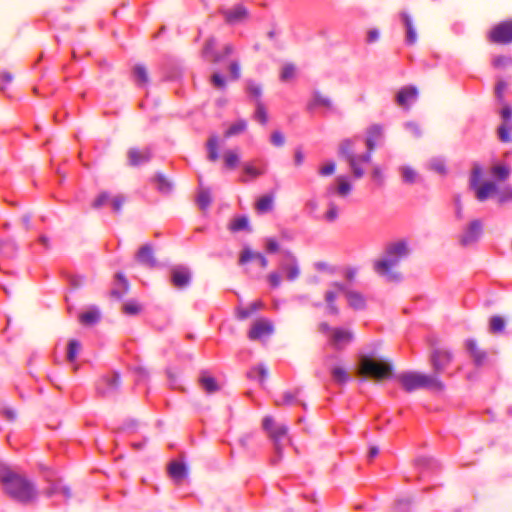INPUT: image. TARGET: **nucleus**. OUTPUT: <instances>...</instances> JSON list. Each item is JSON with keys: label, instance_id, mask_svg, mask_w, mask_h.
<instances>
[{"label": "nucleus", "instance_id": "37998d69", "mask_svg": "<svg viewBox=\"0 0 512 512\" xmlns=\"http://www.w3.org/2000/svg\"><path fill=\"white\" fill-rule=\"evenodd\" d=\"M224 164L227 169L233 170L239 163V155L232 150H228L223 155Z\"/></svg>", "mask_w": 512, "mask_h": 512}, {"label": "nucleus", "instance_id": "a211bd4d", "mask_svg": "<svg viewBox=\"0 0 512 512\" xmlns=\"http://www.w3.org/2000/svg\"><path fill=\"white\" fill-rule=\"evenodd\" d=\"M152 158V150L150 147L143 149L130 148L127 152L128 165L131 167H137L142 164L148 163Z\"/></svg>", "mask_w": 512, "mask_h": 512}, {"label": "nucleus", "instance_id": "4d7b16f0", "mask_svg": "<svg viewBox=\"0 0 512 512\" xmlns=\"http://www.w3.org/2000/svg\"><path fill=\"white\" fill-rule=\"evenodd\" d=\"M338 186H337V192L340 196H346L350 193L352 187L349 182L344 180L343 178H338Z\"/></svg>", "mask_w": 512, "mask_h": 512}, {"label": "nucleus", "instance_id": "473e14b6", "mask_svg": "<svg viewBox=\"0 0 512 512\" xmlns=\"http://www.w3.org/2000/svg\"><path fill=\"white\" fill-rule=\"evenodd\" d=\"M228 229L231 232H239V231L251 232L252 231V229L249 225V219L245 215H241V216H237V217L233 218L228 225Z\"/></svg>", "mask_w": 512, "mask_h": 512}, {"label": "nucleus", "instance_id": "bb28decb", "mask_svg": "<svg viewBox=\"0 0 512 512\" xmlns=\"http://www.w3.org/2000/svg\"><path fill=\"white\" fill-rule=\"evenodd\" d=\"M168 474L175 483L180 484L188 475L187 467L182 462L172 461L168 465Z\"/></svg>", "mask_w": 512, "mask_h": 512}, {"label": "nucleus", "instance_id": "bf43d9fd", "mask_svg": "<svg viewBox=\"0 0 512 512\" xmlns=\"http://www.w3.org/2000/svg\"><path fill=\"white\" fill-rule=\"evenodd\" d=\"M324 217L328 222H333L338 218V207L335 203H329V208Z\"/></svg>", "mask_w": 512, "mask_h": 512}, {"label": "nucleus", "instance_id": "4be33fe9", "mask_svg": "<svg viewBox=\"0 0 512 512\" xmlns=\"http://www.w3.org/2000/svg\"><path fill=\"white\" fill-rule=\"evenodd\" d=\"M384 136L383 126L380 124H372L366 130V147L368 150L373 151L377 144L380 143Z\"/></svg>", "mask_w": 512, "mask_h": 512}, {"label": "nucleus", "instance_id": "c756f323", "mask_svg": "<svg viewBox=\"0 0 512 512\" xmlns=\"http://www.w3.org/2000/svg\"><path fill=\"white\" fill-rule=\"evenodd\" d=\"M101 319L100 311L97 307H91L89 310L79 315V322L84 326H93Z\"/></svg>", "mask_w": 512, "mask_h": 512}, {"label": "nucleus", "instance_id": "774afa93", "mask_svg": "<svg viewBox=\"0 0 512 512\" xmlns=\"http://www.w3.org/2000/svg\"><path fill=\"white\" fill-rule=\"evenodd\" d=\"M268 282L272 288H277L281 283V276L277 272H272L268 275Z\"/></svg>", "mask_w": 512, "mask_h": 512}, {"label": "nucleus", "instance_id": "b1692460", "mask_svg": "<svg viewBox=\"0 0 512 512\" xmlns=\"http://www.w3.org/2000/svg\"><path fill=\"white\" fill-rule=\"evenodd\" d=\"M128 290L129 282L126 277L121 272L116 273L114 287L110 291V296L120 300L128 292Z\"/></svg>", "mask_w": 512, "mask_h": 512}, {"label": "nucleus", "instance_id": "864d4df0", "mask_svg": "<svg viewBox=\"0 0 512 512\" xmlns=\"http://www.w3.org/2000/svg\"><path fill=\"white\" fill-rule=\"evenodd\" d=\"M142 307L134 300L128 301L122 307V311L126 315H137L141 312Z\"/></svg>", "mask_w": 512, "mask_h": 512}, {"label": "nucleus", "instance_id": "72a5a7b5", "mask_svg": "<svg viewBox=\"0 0 512 512\" xmlns=\"http://www.w3.org/2000/svg\"><path fill=\"white\" fill-rule=\"evenodd\" d=\"M207 159L210 162H216L219 159V140L218 136L212 135L206 142Z\"/></svg>", "mask_w": 512, "mask_h": 512}, {"label": "nucleus", "instance_id": "a19ab883", "mask_svg": "<svg viewBox=\"0 0 512 512\" xmlns=\"http://www.w3.org/2000/svg\"><path fill=\"white\" fill-rule=\"evenodd\" d=\"M505 329V320L498 315L492 316L489 320V332L492 334L502 333Z\"/></svg>", "mask_w": 512, "mask_h": 512}, {"label": "nucleus", "instance_id": "603ef678", "mask_svg": "<svg viewBox=\"0 0 512 512\" xmlns=\"http://www.w3.org/2000/svg\"><path fill=\"white\" fill-rule=\"evenodd\" d=\"M492 65L496 69H503L512 65V57L508 55H498L493 58Z\"/></svg>", "mask_w": 512, "mask_h": 512}, {"label": "nucleus", "instance_id": "f8f14e48", "mask_svg": "<svg viewBox=\"0 0 512 512\" xmlns=\"http://www.w3.org/2000/svg\"><path fill=\"white\" fill-rule=\"evenodd\" d=\"M452 360L453 354L446 349L435 348L430 353V363L436 375L442 373Z\"/></svg>", "mask_w": 512, "mask_h": 512}, {"label": "nucleus", "instance_id": "f257e3e1", "mask_svg": "<svg viewBox=\"0 0 512 512\" xmlns=\"http://www.w3.org/2000/svg\"><path fill=\"white\" fill-rule=\"evenodd\" d=\"M0 482L4 492L21 504H29L38 496L35 484L24 475L11 469H3L0 472Z\"/></svg>", "mask_w": 512, "mask_h": 512}, {"label": "nucleus", "instance_id": "2f4dec72", "mask_svg": "<svg viewBox=\"0 0 512 512\" xmlns=\"http://www.w3.org/2000/svg\"><path fill=\"white\" fill-rule=\"evenodd\" d=\"M401 20L406 28L405 41L408 45H413L417 40V35L412 24L410 16L406 12L400 14Z\"/></svg>", "mask_w": 512, "mask_h": 512}, {"label": "nucleus", "instance_id": "49530a36", "mask_svg": "<svg viewBox=\"0 0 512 512\" xmlns=\"http://www.w3.org/2000/svg\"><path fill=\"white\" fill-rule=\"evenodd\" d=\"M212 202L211 194L208 189L201 190L197 195V204L201 210H206Z\"/></svg>", "mask_w": 512, "mask_h": 512}, {"label": "nucleus", "instance_id": "c03bdc74", "mask_svg": "<svg viewBox=\"0 0 512 512\" xmlns=\"http://www.w3.org/2000/svg\"><path fill=\"white\" fill-rule=\"evenodd\" d=\"M81 349V344L78 340L72 339L68 342L67 346V355L66 358L69 362H74L79 351Z\"/></svg>", "mask_w": 512, "mask_h": 512}, {"label": "nucleus", "instance_id": "a878e982", "mask_svg": "<svg viewBox=\"0 0 512 512\" xmlns=\"http://www.w3.org/2000/svg\"><path fill=\"white\" fill-rule=\"evenodd\" d=\"M200 387L208 394L216 393L220 390V385L208 371H201L198 378Z\"/></svg>", "mask_w": 512, "mask_h": 512}, {"label": "nucleus", "instance_id": "423d86ee", "mask_svg": "<svg viewBox=\"0 0 512 512\" xmlns=\"http://www.w3.org/2000/svg\"><path fill=\"white\" fill-rule=\"evenodd\" d=\"M482 177V168L478 164H474L471 176H470V187L476 191V198L483 202L487 200L493 193H496L498 187L496 183L492 181H486L482 185H478Z\"/></svg>", "mask_w": 512, "mask_h": 512}, {"label": "nucleus", "instance_id": "412c9836", "mask_svg": "<svg viewBox=\"0 0 512 512\" xmlns=\"http://www.w3.org/2000/svg\"><path fill=\"white\" fill-rule=\"evenodd\" d=\"M220 13L224 16L226 23L230 25L248 18V10L243 5H236L232 9H222Z\"/></svg>", "mask_w": 512, "mask_h": 512}, {"label": "nucleus", "instance_id": "f704fd0d", "mask_svg": "<svg viewBox=\"0 0 512 512\" xmlns=\"http://www.w3.org/2000/svg\"><path fill=\"white\" fill-rule=\"evenodd\" d=\"M346 298L348 300V303L350 307H352L355 310H361L364 309L366 306V301L364 296L356 291H347L346 292Z\"/></svg>", "mask_w": 512, "mask_h": 512}, {"label": "nucleus", "instance_id": "6e6d98bb", "mask_svg": "<svg viewBox=\"0 0 512 512\" xmlns=\"http://www.w3.org/2000/svg\"><path fill=\"white\" fill-rule=\"evenodd\" d=\"M125 202H126V197L122 194L112 197L110 204H111L113 212L119 213Z\"/></svg>", "mask_w": 512, "mask_h": 512}, {"label": "nucleus", "instance_id": "2eb2a0df", "mask_svg": "<svg viewBox=\"0 0 512 512\" xmlns=\"http://www.w3.org/2000/svg\"><path fill=\"white\" fill-rule=\"evenodd\" d=\"M499 113L503 123L497 128V136L501 142L508 143L511 141L509 132L511 130L512 108L509 105H504Z\"/></svg>", "mask_w": 512, "mask_h": 512}, {"label": "nucleus", "instance_id": "4468645a", "mask_svg": "<svg viewBox=\"0 0 512 512\" xmlns=\"http://www.w3.org/2000/svg\"><path fill=\"white\" fill-rule=\"evenodd\" d=\"M353 339L354 335L352 332L342 328H334L332 334L329 336L328 343L335 350L341 351L345 349Z\"/></svg>", "mask_w": 512, "mask_h": 512}, {"label": "nucleus", "instance_id": "0eeeda50", "mask_svg": "<svg viewBox=\"0 0 512 512\" xmlns=\"http://www.w3.org/2000/svg\"><path fill=\"white\" fill-rule=\"evenodd\" d=\"M217 39L214 36H210L206 39L203 48L201 50V56L206 61H209L213 64H218L223 61V59L229 55H231L234 51V47L231 44H226L223 47L222 52L216 51Z\"/></svg>", "mask_w": 512, "mask_h": 512}, {"label": "nucleus", "instance_id": "9d476101", "mask_svg": "<svg viewBox=\"0 0 512 512\" xmlns=\"http://www.w3.org/2000/svg\"><path fill=\"white\" fill-rule=\"evenodd\" d=\"M120 375L117 372L102 376L96 382V392L100 397L107 398L117 394L120 388Z\"/></svg>", "mask_w": 512, "mask_h": 512}, {"label": "nucleus", "instance_id": "1a4fd4ad", "mask_svg": "<svg viewBox=\"0 0 512 512\" xmlns=\"http://www.w3.org/2000/svg\"><path fill=\"white\" fill-rule=\"evenodd\" d=\"M487 40L492 44L507 45L512 43V19L494 25L487 33Z\"/></svg>", "mask_w": 512, "mask_h": 512}, {"label": "nucleus", "instance_id": "cd10ccee", "mask_svg": "<svg viewBox=\"0 0 512 512\" xmlns=\"http://www.w3.org/2000/svg\"><path fill=\"white\" fill-rule=\"evenodd\" d=\"M151 182L155 185L157 191L163 195H169L173 190L172 182L160 172L154 175Z\"/></svg>", "mask_w": 512, "mask_h": 512}, {"label": "nucleus", "instance_id": "680f3d73", "mask_svg": "<svg viewBox=\"0 0 512 512\" xmlns=\"http://www.w3.org/2000/svg\"><path fill=\"white\" fill-rule=\"evenodd\" d=\"M270 142L272 145L276 147H281L285 143V137L280 131H274L272 132L270 136Z\"/></svg>", "mask_w": 512, "mask_h": 512}, {"label": "nucleus", "instance_id": "7c9ffc66", "mask_svg": "<svg viewBox=\"0 0 512 512\" xmlns=\"http://www.w3.org/2000/svg\"><path fill=\"white\" fill-rule=\"evenodd\" d=\"M46 481L49 483V486L45 490V494L48 497H51L55 494L60 493V488L62 486V479L55 477V474L53 471L48 470L47 474L45 475Z\"/></svg>", "mask_w": 512, "mask_h": 512}, {"label": "nucleus", "instance_id": "f03ea898", "mask_svg": "<svg viewBox=\"0 0 512 512\" xmlns=\"http://www.w3.org/2000/svg\"><path fill=\"white\" fill-rule=\"evenodd\" d=\"M409 253L406 242L398 241L387 245L385 249L386 257L384 259L376 260L374 262V271L382 276L388 282L398 283L402 280V274L393 271L392 268L400 263V260L406 257Z\"/></svg>", "mask_w": 512, "mask_h": 512}, {"label": "nucleus", "instance_id": "6ab92c4d", "mask_svg": "<svg viewBox=\"0 0 512 512\" xmlns=\"http://www.w3.org/2000/svg\"><path fill=\"white\" fill-rule=\"evenodd\" d=\"M136 261L150 269L157 267L158 263L154 256L153 247L151 244L147 243L142 245L137 253L135 254Z\"/></svg>", "mask_w": 512, "mask_h": 512}, {"label": "nucleus", "instance_id": "a18cd8bd", "mask_svg": "<svg viewBox=\"0 0 512 512\" xmlns=\"http://www.w3.org/2000/svg\"><path fill=\"white\" fill-rule=\"evenodd\" d=\"M254 119L262 125H266L268 122V114L266 107L263 102L255 104Z\"/></svg>", "mask_w": 512, "mask_h": 512}, {"label": "nucleus", "instance_id": "6e6552de", "mask_svg": "<svg viewBox=\"0 0 512 512\" xmlns=\"http://www.w3.org/2000/svg\"><path fill=\"white\" fill-rule=\"evenodd\" d=\"M357 139L358 137L342 140L339 145L338 154L348 162L354 177L361 178L364 175V170L357 165V157L354 148Z\"/></svg>", "mask_w": 512, "mask_h": 512}, {"label": "nucleus", "instance_id": "7ed1b4c3", "mask_svg": "<svg viewBox=\"0 0 512 512\" xmlns=\"http://www.w3.org/2000/svg\"><path fill=\"white\" fill-rule=\"evenodd\" d=\"M357 374L363 379L380 382L393 376V366L384 359L362 355L359 359Z\"/></svg>", "mask_w": 512, "mask_h": 512}, {"label": "nucleus", "instance_id": "ea45409f", "mask_svg": "<svg viewBox=\"0 0 512 512\" xmlns=\"http://www.w3.org/2000/svg\"><path fill=\"white\" fill-rule=\"evenodd\" d=\"M133 76L135 78L137 85L139 86H144L149 81L147 69L142 64H137L134 66Z\"/></svg>", "mask_w": 512, "mask_h": 512}, {"label": "nucleus", "instance_id": "39448f33", "mask_svg": "<svg viewBox=\"0 0 512 512\" xmlns=\"http://www.w3.org/2000/svg\"><path fill=\"white\" fill-rule=\"evenodd\" d=\"M403 389L410 393L417 389L428 388L437 391L444 389V384L437 378V376L425 375L419 372H404L398 376Z\"/></svg>", "mask_w": 512, "mask_h": 512}, {"label": "nucleus", "instance_id": "c9c22d12", "mask_svg": "<svg viewBox=\"0 0 512 512\" xmlns=\"http://www.w3.org/2000/svg\"><path fill=\"white\" fill-rule=\"evenodd\" d=\"M301 389L296 388L293 392L287 391L283 394L281 400H276V405H292L294 403H299L306 409V404L300 401H297V397L300 395Z\"/></svg>", "mask_w": 512, "mask_h": 512}, {"label": "nucleus", "instance_id": "20e7f679", "mask_svg": "<svg viewBox=\"0 0 512 512\" xmlns=\"http://www.w3.org/2000/svg\"><path fill=\"white\" fill-rule=\"evenodd\" d=\"M262 428L273 443L275 455L270 459V464L275 466L283 457V446L284 440L287 439L288 427L283 424L278 425L273 417L266 416L262 421Z\"/></svg>", "mask_w": 512, "mask_h": 512}, {"label": "nucleus", "instance_id": "ddd939ff", "mask_svg": "<svg viewBox=\"0 0 512 512\" xmlns=\"http://www.w3.org/2000/svg\"><path fill=\"white\" fill-rule=\"evenodd\" d=\"M191 279L192 273L186 266L177 265L170 270V282L177 289L187 288L191 283Z\"/></svg>", "mask_w": 512, "mask_h": 512}, {"label": "nucleus", "instance_id": "5701e85b", "mask_svg": "<svg viewBox=\"0 0 512 512\" xmlns=\"http://www.w3.org/2000/svg\"><path fill=\"white\" fill-rule=\"evenodd\" d=\"M273 332V326L270 322L265 320L256 321L248 332L250 340H259L264 336H268Z\"/></svg>", "mask_w": 512, "mask_h": 512}, {"label": "nucleus", "instance_id": "8fccbe9b", "mask_svg": "<svg viewBox=\"0 0 512 512\" xmlns=\"http://www.w3.org/2000/svg\"><path fill=\"white\" fill-rule=\"evenodd\" d=\"M296 74V67L292 63L285 64L280 72V80L282 82H287L290 79L294 78Z\"/></svg>", "mask_w": 512, "mask_h": 512}, {"label": "nucleus", "instance_id": "79ce46f5", "mask_svg": "<svg viewBox=\"0 0 512 512\" xmlns=\"http://www.w3.org/2000/svg\"><path fill=\"white\" fill-rule=\"evenodd\" d=\"M273 208V198L270 195H264L256 202V209L260 213L269 212Z\"/></svg>", "mask_w": 512, "mask_h": 512}, {"label": "nucleus", "instance_id": "0e129e2a", "mask_svg": "<svg viewBox=\"0 0 512 512\" xmlns=\"http://www.w3.org/2000/svg\"><path fill=\"white\" fill-rule=\"evenodd\" d=\"M430 169H432L433 171H435L439 174H444L446 172V166H445L444 162L439 159H433L430 162Z\"/></svg>", "mask_w": 512, "mask_h": 512}, {"label": "nucleus", "instance_id": "338daca9", "mask_svg": "<svg viewBox=\"0 0 512 512\" xmlns=\"http://www.w3.org/2000/svg\"><path fill=\"white\" fill-rule=\"evenodd\" d=\"M244 173L251 176L252 178H256L260 175H262L264 173V171L260 170V169H257L255 168L254 166L252 165H249V164H246L244 166Z\"/></svg>", "mask_w": 512, "mask_h": 512}, {"label": "nucleus", "instance_id": "e433bc0d", "mask_svg": "<svg viewBox=\"0 0 512 512\" xmlns=\"http://www.w3.org/2000/svg\"><path fill=\"white\" fill-rule=\"evenodd\" d=\"M415 464L422 471H424V470L437 471L440 469V464L438 463V461H436L435 459H433L431 457H426V456L419 457L416 459Z\"/></svg>", "mask_w": 512, "mask_h": 512}, {"label": "nucleus", "instance_id": "5fc2aeb1", "mask_svg": "<svg viewBox=\"0 0 512 512\" xmlns=\"http://www.w3.org/2000/svg\"><path fill=\"white\" fill-rule=\"evenodd\" d=\"M401 176L403 182L412 184L416 181L417 173L410 167H403L401 169Z\"/></svg>", "mask_w": 512, "mask_h": 512}, {"label": "nucleus", "instance_id": "09e8293b", "mask_svg": "<svg viewBox=\"0 0 512 512\" xmlns=\"http://www.w3.org/2000/svg\"><path fill=\"white\" fill-rule=\"evenodd\" d=\"M247 127L245 120H239L235 123H233L225 132V137H231L234 135H238L245 131Z\"/></svg>", "mask_w": 512, "mask_h": 512}, {"label": "nucleus", "instance_id": "393cba45", "mask_svg": "<svg viewBox=\"0 0 512 512\" xmlns=\"http://www.w3.org/2000/svg\"><path fill=\"white\" fill-rule=\"evenodd\" d=\"M251 260H257L263 269L268 266V260L262 253L253 252L250 248L246 247L241 251L238 262L240 265H244Z\"/></svg>", "mask_w": 512, "mask_h": 512}, {"label": "nucleus", "instance_id": "aec40b11", "mask_svg": "<svg viewBox=\"0 0 512 512\" xmlns=\"http://www.w3.org/2000/svg\"><path fill=\"white\" fill-rule=\"evenodd\" d=\"M418 90L415 86L409 85L402 87L396 94L395 101L397 105L404 109H408L410 104L416 101Z\"/></svg>", "mask_w": 512, "mask_h": 512}, {"label": "nucleus", "instance_id": "de8ad7c7", "mask_svg": "<svg viewBox=\"0 0 512 512\" xmlns=\"http://www.w3.org/2000/svg\"><path fill=\"white\" fill-rule=\"evenodd\" d=\"M491 173L497 180L505 181L510 175V170L505 165H495L492 167Z\"/></svg>", "mask_w": 512, "mask_h": 512}, {"label": "nucleus", "instance_id": "9b49d317", "mask_svg": "<svg viewBox=\"0 0 512 512\" xmlns=\"http://www.w3.org/2000/svg\"><path fill=\"white\" fill-rule=\"evenodd\" d=\"M483 235V222L474 219L468 223L463 232L458 236V242L462 247L476 244Z\"/></svg>", "mask_w": 512, "mask_h": 512}, {"label": "nucleus", "instance_id": "3c124183", "mask_svg": "<svg viewBox=\"0 0 512 512\" xmlns=\"http://www.w3.org/2000/svg\"><path fill=\"white\" fill-rule=\"evenodd\" d=\"M112 197L109 192L103 191L101 192L92 202L91 206L94 209H100L106 204L110 203Z\"/></svg>", "mask_w": 512, "mask_h": 512}, {"label": "nucleus", "instance_id": "dca6fc26", "mask_svg": "<svg viewBox=\"0 0 512 512\" xmlns=\"http://www.w3.org/2000/svg\"><path fill=\"white\" fill-rule=\"evenodd\" d=\"M283 254L284 257L279 267L281 271L286 274V279L293 281L298 278L300 274L297 259L290 251H285Z\"/></svg>", "mask_w": 512, "mask_h": 512}, {"label": "nucleus", "instance_id": "58836bf2", "mask_svg": "<svg viewBox=\"0 0 512 512\" xmlns=\"http://www.w3.org/2000/svg\"><path fill=\"white\" fill-rule=\"evenodd\" d=\"M331 377L336 384L343 385L350 380L349 373L342 367H333L330 370Z\"/></svg>", "mask_w": 512, "mask_h": 512}, {"label": "nucleus", "instance_id": "4c0bfd02", "mask_svg": "<svg viewBox=\"0 0 512 512\" xmlns=\"http://www.w3.org/2000/svg\"><path fill=\"white\" fill-rule=\"evenodd\" d=\"M246 93L248 96L255 102V104L262 102L261 96H262V89L261 86L256 84L252 80H248L246 83Z\"/></svg>", "mask_w": 512, "mask_h": 512}, {"label": "nucleus", "instance_id": "c85d7f7f", "mask_svg": "<svg viewBox=\"0 0 512 512\" xmlns=\"http://www.w3.org/2000/svg\"><path fill=\"white\" fill-rule=\"evenodd\" d=\"M317 107H325L327 109H332V101L322 95L319 91H314L312 94V99L307 104V109L309 111L314 110Z\"/></svg>", "mask_w": 512, "mask_h": 512}, {"label": "nucleus", "instance_id": "69168bd1", "mask_svg": "<svg viewBox=\"0 0 512 512\" xmlns=\"http://www.w3.org/2000/svg\"><path fill=\"white\" fill-rule=\"evenodd\" d=\"M228 69L232 80H238L240 78V66L238 61H232Z\"/></svg>", "mask_w": 512, "mask_h": 512}, {"label": "nucleus", "instance_id": "13d9d810", "mask_svg": "<svg viewBox=\"0 0 512 512\" xmlns=\"http://www.w3.org/2000/svg\"><path fill=\"white\" fill-rule=\"evenodd\" d=\"M211 83L217 89H225L226 87L225 78L218 72L212 74Z\"/></svg>", "mask_w": 512, "mask_h": 512}, {"label": "nucleus", "instance_id": "052dcab7", "mask_svg": "<svg viewBox=\"0 0 512 512\" xmlns=\"http://www.w3.org/2000/svg\"><path fill=\"white\" fill-rule=\"evenodd\" d=\"M506 88H507V83L504 80L497 81L495 88H494V93H495L496 98L499 101H503L504 91L506 90Z\"/></svg>", "mask_w": 512, "mask_h": 512}, {"label": "nucleus", "instance_id": "e2e57ef3", "mask_svg": "<svg viewBox=\"0 0 512 512\" xmlns=\"http://www.w3.org/2000/svg\"><path fill=\"white\" fill-rule=\"evenodd\" d=\"M4 248H7L11 255H14L17 251V245H16L15 241L12 239H6V240L0 239V252H2V250Z\"/></svg>", "mask_w": 512, "mask_h": 512}, {"label": "nucleus", "instance_id": "f3484780", "mask_svg": "<svg viewBox=\"0 0 512 512\" xmlns=\"http://www.w3.org/2000/svg\"><path fill=\"white\" fill-rule=\"evenodd\" d=\"M465 349L476 367H481L488 362V354L478 347L477 342L470 338L465 341Z\"/></svg>", "mask_w": 512, "mask_h": 512}]
</instances>
